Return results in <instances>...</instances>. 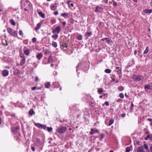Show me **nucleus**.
<instances>
[{"label": "nucleus", "instance_id": "43", "mask_svg": "<svg viewBox=\"0 0 152 152\" xmlns=\"http://www.w3.org/2000/svg\"><path fill=\"white\" fill-rule=\"evenodd\" d=\"M144 147L146 149H148V146L146 144L144 145Z\"/></svg>", "mask_w": 152, "mask_h": 152}, {"label": "nucleus", "instance_id": "27", "mask_svg": "<svg viewBox=\"0 0 152 152\" xmlns=\"http://www.w3.org/2000/svg\"><path fill=\"white\" fill-rule=\"evenodd\" d=\"M52 45L54 48H56L57 46V45L56 42H53L52 43Z\"/></svg>", "mask_w": 152, "mask_h": 152}, {"label": "nucleus", "instance_id": "14", "mask_svg": "<svg viewBox=\"0 0 152 152\" xmlns=\"http://www.w3.org/2000/svg\"><path fill=\"white\" fill-rule=\"evenodd\" d=\"M104 39H105L106 40V42H107V44H111V43L112 42V41L111 39H110L108 38H107L103 39H102V40H104Z\"/></svg>", "mask_w": 152, "mask_h": 152}, {"label": "nucleus", "instance_id": "32", "mask_svg": "<svg viewBox=\"0 0 152 152\" xmlns=\"http://www.w3.org/2000/svg\"><path fill=\"white\" fill-rule=\"evenodd\" d=\"M150 88V85H146L145 86V89H147V90L149 89Z\"/></svg>", "mask_w": 152, "mask_h": 152}, {"label": "nucleus", "instance_id": "18", "mask_svg": "<svg viewBox=\"0 0 152 152\" xmlns=\"http://www.w3.org/2000/svg\"><path fill=\"white\" fill-rule=\"evenodd\" d=\"M61 15L62 17H64L65 18H66L68 17L69 14L68 13H64L63 14H61Z\"/></svg>", "mask_w": 152, "mask_h": 152}, {"label": "nucleus", "instance_id": "7", "mask_svg": "<svg viewBox=\"0 0 152 152\" xmlns=\"http://www.w3.org/2000/svg\"><path fill=\"white\" fill-rule=\"evenodd\" d=\"M22 54H20V57L21 58H23L20 61V65L21 66L23 65L25 63L26 61V58L24 57L23 56V54H22Z\"/></svg>", "mask_w": 152, "mask_h": 152}, {"label": "nucleus", "instance_id": "63", "mask_svg": "<svg viewBox=\"0 0 152 152\" xmlns=\"http://www.w3.org/2000/svg\"><path fill=\"white\" fill-rule=\"evenodd\" d=\"M110 152H113V150H111L110 151Z\"/></svg>", "mask_w": 152, "mask_h": 152}, {"label": "nucleus", "instance_id": "23", "mask_svg": "<svg viewBox=\"0 0 152 152\" xmlns=\"http://www.w3.org/2000/svg\"><path fill=\"white\" fill-rule=\"evenodd\" d=\"M58 34H56L54 35H53L52 36V37L55 40H56L58 37Z\"/></svg>", "mask_w": 152, "mask_h": 152}, {"label": "nucleus", "instance_id": "31", "mask_svg": "<svg viewBox=\"0 0 152 152\" xmlns=\"http://www.w3.org/2000/svg\"><path fill=\"white\" fill-rule=\"evenodd\" d=\"M118 90L122 91L124 90V88L122 86H120L118 88Z\"/></svg>", "mask_w": 152, "mask_h": 152}, {"label": "nucleus", "instance_id": "24", "mask_svg": "<svg viewBox=\"0 0 152 152\" xmlns=\"http://www.w3.org/2000/svg\"><path fill=\"white\" fill-rule=\"evenodd\" d=\"M41 88H42V87H39V88H37L36 86H35V87H33L31 88V89L32 90H34L35 89L39 90V89H41Z\"/></svg>", "mask_w": 152, "mask_h": 152}, {"label": "nucleus", "instance_id": "40", "mask_svg": "<svg viewBox=\"0 0 152 152\" xmlns=\"http://www.w3.org/2000/svg\"><path fill=\"white\" fill-rule=\"evenodd\" d=\"M19 34L20 35L23 36V32L22 30H20L19 31Z\"/></svg>", "mask_w": 152, "mask_h": 152}, {"label": "nucleus", "instance_id": "51", "mask_svg": "<svg viewBox=\"0 0 152 152\" xmlns=\"http://www.w3.org/2000/svg\"><path fill=\"white\" fill-rule=\"evenodd\" d=\"M58 14V12L57 11H56V12H55L54 13V14L56 15H57Z\"/></svg>", "mask_w": 152, "mask_h": 152}, {"label": "nucleus", "instance_id": "53", "mask_svg": "<svg viewBox=\"0 0 152 152\" xmlns=\"http://www.w3.org/2000/svg\"><path fill=\"white\" fill-rule=\"evenodd\" d=\"M126 116V114H123L121 115V116L122 117H124Z\"/></svg>", "mask_w": 152, "mask_h": 152}, {"label": "nucleus", "instance_id": "59", "mask_svg": "<svg viewBox=\"0 0 152 152\" xmlns=\"http://www.w3.org/2000/svg\"><path fill=\"white\" fill-rule=\"evenodd\" d=\"M99 97L100 98H101L102 97V96H101V95L100 96H99Z\"/></svg>", "mask_w": 152, "mask_h": 152}, {"label": "nucleus", "instance_id": "55", "mask_svg": "<svg viewBox=\"0 0 152 152\" xmlns=\"http://www.w3.org/2000/svg\"><path fill=\"white\" fill-rule=\"evenodd\" d=\"M112 80L113 81H114L115 80V79L114 78H112Z\"/></svg>", "mask_w": 152, "mask_h": 152}, {"label": "nucleus", "instance_id": "6", "mask_svg": "<svg viewBox=\"0 0 152 152\" xmlns=\"http://www.w3.org/2000/svg\"><path fill=\"white\" fill-rule=\"evenodd\" d=\"M35 125L39 129H45L47 128L46 126L42 125L39 123H35Z\"/></svg>", "mask_w": 152, "mask_h": 152}, {"label": "nucleus", "instance_id": "57", "mask_svg": "<svg viewBox=\"0 0 152 152\" xmlns=\"http://www.w3.org/2000/svg\"><path fill=\"white\" fill-rule=\"evenodd\" d=\"M133 0L134 2H137L138 1V0Z\"/></svg>", "mask_w": 152, "mask_h": 152}, {"label": "nucleus", "instance_id": "30", "mask_svg": "<svg viewBox=\"0 0 152 152\" xmlns=\"http://www.w3.org/2000/svg\"><path fill=\"white\" fill-rule=\"evenodd\" d=\"M50 86V82H48L47 83L45 84V87L47 88H49V86Z\"/></svg>", "mask_w": 152, "mask_h": 152}, {"label": "nucleus", "instance_id": "49", "mask_svg": "<svg viewBox=\"0 0 152 152\" xmlns=\"http://www.w3.org/2000/svg\"><path fill=\"white\" fill-rule=\"evenodd\" d=\"M62 23L64 27L66 24V23L65 22H62Z\"/></svg>", "mask_w": 152, "mask_h": 152}, {"label": "nucleus", "instance_id": "4", "mask_svg": "<svg viewBox=\"0 0 152 152\" xmlns=\"http://www.w3.org/2000/svg\"><path fill=\"white\" fill-rule=\"evenodd\" d=\"M133 78L135 80L140 81L143 79V77L141 75L137 76L134 75L133 76Z\"/></svg>", "mask_w": 152, "mask_h": 152}, {"label": "nucleus", "instance_id": "45", "mask_svg": "<svg viewBox=\"0 0 152 152\" xmlns=\"http://www.w3.org/2000/svg\"><path fill=\"white\" fill-rule=\"evenodd\" d=\"M113 5L114 6H116L117 5V3L115 1H114L113 3Z\"/></svg>", "mask_w": 152, "mask_h": 152}, {"label": "nucleus", "instance_id": "64", "mask_svg": "<svg viewBox=\"0 0 152 152\" xmlns=\"http://www.w3.org/2000/svg\"><path fill=\"white\" fill-rule=\"evenodd\" d=\"M2 11V10L0 9V12Z\"/></svg>", "mask_w": 152, "mask_h": 152}, {"label": "nucleus", "instance_id": "60", "mask_svg": "<svg viewBox=\"0 0 152 152\" xmlns=\"http://www.w3.org/2000/svg\"><path fill=\"white\" fill-rule=\"evenodd\" d=\"M119 69V67H116V69Z\"/></svg>", "mask_w": 152, "mask_h": 152}, {"label": "nucleus", "instance_id": "38", "mask_svg": "<svg viewBox=\"0 0 152 152\" xmlns=\"http://www.w3.org/2000/svg\"><path fill=\"white\" fill-rule=\"evenodd\" d=\"M37 41V39L35 37H34L32 39V42L34 43Z\"/></svg>", "mask_w": 152, "mask_h": 152}, {"label": "nucleus", "instance_id": "47", "mask_svg": "<svg viewBox=\"0 0 152 152\" xmlns=\"http://www.w3.org/2000/svg\"><path fill=\"white\" fill-rule=\"evenodd\" d=\"M38 79H38V77L37 76H36L35 77V81H38Z\"/></svg>", "mask_w": 152, "mask_h": 152}, {"label": "nucleus", "instance_id": "58", "mask_svg": "<svg viewBox=\"0 0 152 152\" xmlns=\"http://www.w3.org/2000/svg\"><path fill=\"white\" fill-rule=\"evenodd\" d=\"M150 149L151 150H152V146H151L150 147Z\"/></svg>", "mask_w": 152, "mask_h": 152}, {"label": "nucleus", "instance_id": "16", "mask_svg": "<svg viewBox=\"0 0 152 152\" xmlns=\"http://www.w3.org/2000/svg\"><path fill=\"white\" fill-rule=\"evenodd\" d=\"M137 149V152H144L142 146L138 147Z\"/></svg>", "mask_w": 152, "mask_h": 152}, {"label": "nucleus", "instance_id": "15", "mask_svg": "<svg viewBox=\"0 0 152 152\" xmlns=\"http://www.w3.org/2000/svg\"><path fill=\"white\" fill-rule=\"evenodd\" d=\"M143 11L146 14L152 13V10L150 9H146L144 10Z\"/></svg>", "mask_w": 152, "mask_h": 152}, {"label": "nucleus", "instance_id": "22", "mask_svg": "<svg viewBox=\"0 0 152 152\" xmlns=\"http://www.w3.org/2000/svg\"><path fill=\"white\" fill-rule=\"evenodd\" d=\"M39 15L42 17L44 18L45 17V15L44 13L41 12H38Z\"/></svg>", "mask_w": 152, "mask_h": 152}, {"label": "nucleus", "instance_id": "52", "mask_svg": "<svg viewBox=\"0 0 152 152\" xmlns=\"http://www.w3.org/2000/svg\"><path fill=\"white\" fill-rule=\"evenodd\" d=\"M137 53V50H135L134 52V55H136Z\"/></svg>", "mask_w": 152, "mask_h": 152}, {"label": "nucleus", "instance_id": "28", "mask_svg": "<svg viewBox=\"0 0 152 152\" xmlns=\"http://www.w3.org/2000/svg\"><path fill=\"white\" fill-rule=\"evenodd\" d=\"M111 70L109 69H106L105 70V72L107 73H110L111 72Z\"/></svg>", "mask_w": 152, "mask_h": 152}, {"label": "nucleus", "instance_id": "33", "mask_svg": "<svg viewBox=\"0 0 152 152\" xmlns=\"http://www.w3.org/2000/svg\"><path fill=\"white\" fill-rule=\"evenodd\" d=\"M29 113L30 114L32 115L34 113V112L33 110H31L29 111Z\"/></svg>", "mask_w": 152, "mask_h": 152}, {"label": "nucleus", "instance_id": "20", "mask_svg": "<svg viewBox=\"0 0 152 152\" xmlns=\"http://www.w3.org/2000/svg\"><path fill=\"white\" fill-rule=\"evenodd\" d=\"M77 39L78 40H82L83 39V37L81 35L79 34L77 36Z\"/></svg>", "mask_w": 152, "mask_h": 152}, {"label": "nucleus", "instance_id": "13", "mask_svg": "<svg viewBox=\"0 0 152 152\" xmlns=\"http://www.w3.org/2000/svg\"><path fill=\"white\" fill-rule=\"evenodd\" d=\"M98 132V131L97 129H91V132H90V133L91 134H92Z\"/></svg>", "mask_w": 152, "mask_h": 152}, {"label": "nucleus", "instance_id": "25", "mask_svg": "<svg viewBox=\"0 0 152 152\" xmlns=\"http://www.w3.org/2000/svg\"><path fill=\"white\" fill-rule=\"evenodd\" d=\"M149 51V48L148 47H146V49L144 52V54H146Z\"/></svg>", "mask_w": 152, "mask_h": 152}, {"label": "nucleus", "instance_id": "8", "mask_svg": "<svg viewBox=\"0 0 152 152\" xmlns=\"http://www.w3.org/2000/svg\"><path fill=\"white\" fill-rule=\"evenodd\" d=\"M57 7V5L56 3H53L50 5V9L52 10H55Z\"/></svg>", "mask_w": 152, "mask_h": 152}, {"label": "nucleus", "instance_id": "11", "mask_svg": "<svg viewBox=\"0 0 152 152\" xmlns=\"http://www.w3.org/2000/svg\"><path fill=\"white\" fill-rule=\"evenodd\" d=\"M8 74L9 72L6 70H4L2 72L3 75L4 77L7 76L8 75Z\"/></svg>", "mask_w": 152, "mask_h": 152}, {"label": "nucleus", "instance_id": "12", "mask_svg": "<svg viewBox=\"0 0 152 152\" xmlns=\"http://www.w3.org/2000/svg\"><path fill=\"white\" fill-rule=\"evenodd\" d=\"M42 57L43 54L42 53H39L36 56V57L39 60H40Z\"/></svg>", "mask_w": 152, "mask_h": 152}, {"label": "nucleus", "instance_id": "21", "mask_svg": "<svg viewBox=\"0 0 152 152\" xmlns=\"http://www.w3.org/2000/svg\"><path fill=\"white\" fill-rule=\"evenodd\" d=\"M24 52L25 54L27 56L29 54V51L28 50H25Z\"/></svg>", "mask_w": 152, "mask_h": 152}, {"label": "nucleus", "instance_id": "29", "mask_svg": "<svg viewBox=\"0 0 152 152\" xmlns=\"http://www.w3.org/2000/svg\"><path fill=\"white\" fill-rule=\"evenodd\" d=\"M147 120L149 121L150 122V126L152 127V119L148 118L147 119Z\"/></svg>", "mask_w": 152, "mask_h": 152}, {"label": "nucleus", "instance_id": "39", "mask_svg": "<svg viewBox=\"0 0 152 152\" xmlns=\"http://www.w3.org/2000/svg\"><path fill=\"white\" fill-rule=\"evenodd\" d=\"M50 51L48 50H45V53L46 54H49V53Z\"/></svg>", "mask_w": 152, "mask_h": 152}, {"label": "nucleus", "instance_id": "36", "mask_svg": "<svg viewBox=\"0 0 152 152\" xmlns=\"http://www.w3.org/2000/svg\"><path fill=\"white\" fill-rule=\"evenodd\" d=\"M151 135H148L147 137L145 138V140H147L149 138L151 137H152Z\"/></svg>", "mask_w": 152, "mask_h": 152}, {"label": "nucleus", "instance_id": "10", "mask_svg": "<svg viewBox=\"0 0 152 152\" xmlns=\"http://www.w3.org/2000/svg\"><path fill=\"white\" fill-rule=\"evenodd\" d=\"M102 8L100 7L97 6L96 8L95 12H100L101 10H102Z\"/></svg>", "mask_w": 152, "mask_h": 152}, {"label": "nucleus", "instance_id": "42", "mask_svg": "<svg viewBox=\"0 0 152 152\" xmlns=\"http://www.w3.org/2000/svg\"><path fill=\"white\" fill-rule=\"evenodd\" d=\"M11 23L12 25L15 26V22L12 20H11Z\"/></svg>", "mask_w": 152, "mask_h": 152}, {"label": "nucleus", "instance_id": "62", "mask_svg": "<svg viewBox=\"0 0 152 152\" xmlns=\"http://www.w3.org/2000/svg\"><path fill=\"white\" fill-rule=\"evenodd\" d=\"M125 96L126 97L128 96L126 95V93L125 94Z\"/></svg>", "mask_w": 152, "mask_h": 152}, {"label": "nucleus", "instance_id": "9", "mask_svg": "<svg viewBox=\"0 0 152 152\" xmlns=\"http://www.w3.org/2000/svg\"><path fill=\"white\" fill-rule=\"evenodd\" d=\"M42 23H39L34 28V29L37 31L40 28L41 26Z\"/></svg>", "mask_w": 152, "mask_h": 152}, {"label": "nucleus", "instance_id": "56", "mask_svg": "<svg viewBox=\"0 0 152 152\" xmlns=\"http://www.w3.org/2000/svg\"><path fill=\"white\" fill-rule=\"evenodd\" d=\"M70 5L71 6H72V7H73L74 6V4H73L72 3H71L70 4Z\"/></svg>", "mask_w": 152, "mask_h": 152}, {"label": "nucleus", "instance_id": "37", "mask_svg": "<svg viewBox=\"0 0 152 152\" xmlns=\"http://www.w3.org/2000/svg\"><path fill=\"white\" fill-rule=\"evenodd\" d=\"M52 57L51 56H50V57H49L48 59V63H50L51 62V61L52 60Z\"/></svg>", "mask_w": 152, "mask_h": 152}, {"label": "nucleus", "instance_id": "17", "mask_svg": "<svg viewBox=\"0 0 152 152\" xmlns=\"http://www.w3.org/2000/svg\"><path fill=\"white\" fill-rule=\"evenodd\" d=\"M97 92L99 94H101L103 92V89L102 88H99L98 89Z\"/></svg>", "mask_w": 152, "mask_h": 152}, {"label": "nucleus", "instance_id": "46", "mask_svg": "<svg viewBox=\"0 0 152 152\" xmlns=\"http://www.w3.org/2000/svg\"><path fill=\"white\" fill-rule=\"evenodd\" d=\"M104 104L106 106H108L109 105V103L108 102H104Z\"/></svg>", "mask_w": 152, "mask_h": 152}, {"label": "nucleus", "instance_id": "50", "mask_svg": "<svg viewBox=\"0 0 152 152\" xmlns=\"http://www.w3.org/2000/svg\"><path fill=\"white\" fill-rule=\"evenodd\" d=\"M31 148L32 150L33 151H35V148L34 147H32Z\"/></svg>", "mask_w": 152, "mask_h": 152}, {"label": "nucleus", "instance_id": "61", "mask_svg": "<svg viewBox=\"0 0 152 152\" xmlns=\"http://www.w3.org/2000/svg\"><path fill=\"white\" fill-rule=\"evenodd\" d=\"M53 64H51V65L50 66H51V67H53Z\"/></svg>", "mask_w": 152, "mask_h": 152}, {"label": "nucleus", "instance_id": "5", "mask_svg": "<svg viewBox=\"0 0 152 152\" xmlns=\"http://www.w3.org/2000/svg\"><path fill=\"white\" fill-rule=\"evenodd\" d=\"M61 29V27L60 26H58L53 30V33L54 34L56 33L57 34H58L60 32Z\"/></svg>", "mask_w": 152, "mask_h": 152}, {"label": "nucleus", "instance_id": "35", "mask_svg": "<svg viewBox=\"0 0 152 152\" xmlns=\"http://www.w3.org/2000/svg\"><path fill=\"white\" fill-rule=\"evenodd\" d=\"M47 128L48 131L49 132H50L53 130V129L52 127H47Z\"/></svg>", "mask_w": 152, "mask_h": 152}, {"label": "nucleus", "instance_id": "41", "mask_svg": "<svg viewBox=\"0 0 152 152\" xmlns=\"http://www.w3.org/2000/svg\"><path fill=\"white\" fill-rule=\"evenodd\" d=\"M51 22L52 23V24H53L56 23V20L54 19H52L51 20Z\"/></svg>", "mask_w": 152, "mask_h": 152}, {"label": "nucleus", "instance_id": "54", "mask_svg": "<svg viewBox=\"0 0 152 152\" xmlns=\"http://www.w3.org/2000/svg\"><path fill=\"white\" fill-rule=\"evenodd\" d=\"M103 0V1L106 3H107L108 0Z\"/></svg>", "mask_w": 152, "mask_h": 152}, {"label": "nucleus", "instance_id": "26", "mask_svg": "<svg viewBox=\"0 0 152 152\" xmlns=\"http://www.w3.org/2000/svg\"><path fill=\"white\" fill-rule=\"evenodd\" d=\"M114 122V120L113 119H111L109 121V126H110Z\"/></svg>", "mask_w": 152, "mask_h": 152}, {"label": "nucleus", "instance_id": "3", "mask_svg": "<svg viewBox=\"0 0 152 152\" xmlns=\"http://www.w3.org/2000/svg\"><path fill=\"white\" fill-rule=\"evenodd\" d=\"M24 10L26 11H28L31 9L30 3L28 1H26L24 3Z\"/></svg>", "mask_w": 152, "mask_h": 152}, {"label": "nucleus", "instance_id": "48", "mask_svg": "<svg viewBox=\"0 0 152 152\" xmlns=\"http://www.w3.org/2000/svg\"><path fill=\"white\" fill-rule=\"evenodd\" d=\"M104 135L103 134H102L100 135V137L101 139H102L104 138Z\"/></svg>", "mask_w": 152, "mask_h": 152}, {"label": "nucleus", "instance_id": "34", "mask_svg": "<svg viewBox=\"0 0 152 152\" xmlns=\"http://www.w3.org/2000/svg\"><path fill=\"white\" fill-rule=\"evenodd\" d=\"M120 97L121 98H123L124 97V94L122 93H120L119 95Z\"/></svg>", "mask_w": 152, "mask_h": 152}, {"label": "nucleus", "instance_id": "2", "mask_svg": "<svg viewBox=\"0 0 152 152\" xmlns=\"http://www.w3.org/2000/svg\"><path fill=\"white\" fill-rule=\"evenodd\" d=\"M67 130L66 127L61 126L58 127L56 130L60 134L64 133Z\"/></svg>", "mask_w": 152, "mask_h": 152}, {"label": "nucleus", "instance_id": "44", "mask_svg": "<svg viewBox=\"0 0 152 152\" xmlns=\"http://www.w3.org/2000/svg\"><path fill=\"white\" fill-rule=\"evenodd\" d=\"M92 34V32H87L86 34V35H88V36H90Z\"/></svg>", "mask_w": 152, "mask_h": 152}, {"label": "nucleus", "instance_id": "1", "mask_svg": "<svg viewBox=\"0 0 152 152\" xmlns=\"http://www.w3.org/2000/svg\"><path fill=\"white\" fill-rule=\"evenodd\" d=\"M7 31L10 35L13 36L15 37L17 36V31L10 28H8Z\"/></svg>", "mask_w": 152, "mask_h": 152}, {"label": "nucleus", "instance_id": "19", "mask_svg": "<svg viewBox=\"0 0 152 152\" xmlns=\"http://www.w3.org/2000/svg\"><path fill=\"white\" fill-rule=\"evenodd\" d=\"M131 150H132V147H128L126 148V152H129Z\"/></svg>", "mask_w": 152, "mask_h": 152}]
</instances>
